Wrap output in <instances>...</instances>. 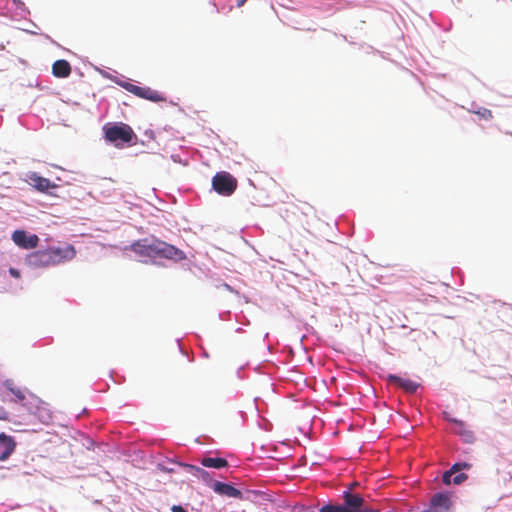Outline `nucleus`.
<instances>
[{"mask_svg":"<svg viewBox=\"0 0 512 512\" xmlns=\"http://www.w3.org/2000/svg\"><path fill=\"white\" fill-rule=\"evenodd\" d=\"M359 512H381L377 509H373V508H361V510Z\"/></svg>","mask_w":512,"mask_h":512,"instance_id":"obj_28","label":"nucleus"},{"mask_svg":"<svg viewBox=\"0 0 512 512\" xmlns=\"http://www.w3.org/2000/svg\"><path fill=\"white\" fill-rule=\"evenodd\" d=\"M12 240L22 249H34L39 243V237L36 234H27L24 230H15L12 233Z\"/></svg>","mask_w":512,"mask_h":512,"instance_id":"obj_8","label":"nucleus"},{"mask_svg":"<svg viewBox=\"0 0 512 512\" xmlns=\"http://www.w3.org/2000/svg\"><path fill=\"white\" fill-rule=\"evenodd\" d=\"M482 118L484 119H492L493 115L492 112L488 109H483L482 111L477 112Z\"/></svg>","mask_w":512,"mask_h":512,"instance_id":"obj_24","label":"nucleus"},{"mask_svg":"<svg viewBox=\"0 0 512 512\" xmlns=\"http://www.w3.org/2000/svg\"><path fill=\"white\" fill-rule=\"evenodd\" d=\"M76 255L72 245L65 247H50L37 250L27 255L25 262L31 268H46L55 266L65 261L72 260Z\"/></svg>","mask_w":512,"mask_h":512,"instance_id":"obj_1","label":"nucleus"},{"mask_svg":"<svg viewBox=\"0 0 512 512\" xmlns=\"http://www.w3.org/2000/svg\"><path fill=\"white\" fill-rule=\"evenodd\" d=\"M201 464L204 467L221 469L228 466V461L224 458L204 457Z\"/></svg>","mask_w":512,"mask_h":512,"instance_id":"obj_17","label":"nucleus"},{"mask_svg":"<svg viewBox=\"0 0 512 512\" xmlns=\"http://www.w3.org/2000/svg\"><path fill=\"white\" fill-rule=\"evenodd\" d=\"M158 239H141L131 244L130 249L139 256L157 257Z\"/></svg>","mask_w":512,"mask_h":512,"instance_id":"obj_5","label":"nucleus"},{"mask_svg":"<svg viewBox=\"0 0 512 512\" xmlns=\"http://www.w3.org/2000/svg\"><path fill=\"white\" fill-rule=\"evenodd\" d=\"M344 506L350 512H359L364 504V499L359 494H353L350 491L343 493Z\"/></svg>","mask_w":512,"mask_h":512,"instance_id":"obj_11","label":"nucleus"},{"mask_svg":"<svg viewBox=\"0 0 512 512\" xmlns=\"http://www.w3.org/2000/svg\"><path fill=\"white\" fill-rule=\"evenodd\" d=\"M105 139L113 143L116 147H122L129 144L136 138L132 128L125 123L107 124L103 127Z\"/></svg>","mask_w":512,"mask_h":512,"instance_id":"obj_2","label":"nucleus"},{"mask_svg":"<svg viewBox=\"0 0 512 512\" xmlns=\"http://www.w3.org/2000/svg\"><path fill=\"white\" fill-rule=\"evenodd\" d=\"M172 512H187L182 506L180 505H173L171 507Z\"/></svg>","mask_w":512,"mask_h":512,"instance_id":"obj_26","label":"nucleus"},{"mask_svg":"<svg viewBox=\"0 0 512 512\" xmlns=\"http://www.w3.org/2000/svg\"><path fill=\"white\" fill-rule=\"evenodd\" d=\"M387 382L391 385H394L398 388L403 389L406 393L413 394L419 388V384L411 379L401 378L394 374H389L387 377Z\"/></svg>","mask_w":512,"mask_h":512,"instance_id":"obj_9","label":"nucleus"},{"mask_svg":"<svg viewBox=\"0 0 512 512\" xmlns=\"http://www.w3.org/2000/svg\"><path fill=\"white\" fill-rule=\"evenodd\" d=\"M52 73L55 77L66 78L71 74V65L67 60H57L52 65Z\"/></svg>","mask_w":512,"mask_h":512,"instance_id":"obj_13","label":"nucleus"},{"mask_svg":"<svg viewBox=\"0 0 512 512\" xmlns=\"http://www.w3.org/2000/svg\"><path fill=\"white\" fill-rule=\"evenodd\" d=\"M452 423L456 425L455 432L459 434L460 436L464 437L466 441H472L474 438L473 432L469 429H467L465 423L461 420L457 419H451Z\"/></svg>","mask_w":512,"mask_h":512,"instance_id":"obj_16","label":"nucleus"},{"mask_svg":"<svg viewBox=\"0 0 512 512\" xmlns=\"http://www.w3.org/2000/svg\"><path fill=\"white\" fill-rule=\"evenodd\" d=\"M237 179L229 172H217L212 178V187L220 195L230 196L237 188Z\"/></svg>","mask_w":512,"mask_h":512,"instance_id":"obj_3","label":"nucleus"},{"mask_svg":"<svg viewBox=\"0 0 512 512\" xmlns=\"http://www.w3.org/2000/svg\"><path fill=\"white\" fill-rule=\"evenodd\" d=\"M454 474V472H451V468L448 471H445L442 476L443 483L446 485L453 483L452 479Z\"/></svg>","mask_w":512,"mask_h":512,"instance_id":"obj_23","label":"nucleus"},{"mask_svg":"<svg viewBox=\"0 0 512 512\" xmlns=\"http://www.w3.org/2000/svg\"><path fill=\"white\" fill-rule=\"evenodd\" d=\"M9 272L15 278L20 277V272L15 268H10Z\"/></svg>","mask_w":512,"mask_h":512,"instance_id":"obj_27","label":"nucleus"},{"mask_svg":"<svg viewBox=\"0 0 512 512\" xmlns=\"http://www.w3.org/2000/svg\"><path fill=\"white\" fill-rule=\"evenodd\" d=\"M452 501L447 493H436L430 500L429 507L422 512H450Z\"/></svg>","mask_w":512,"mask_h":512,"instance_id":"obj_7","label":"nucleus"},{"mask_svg":"<svg viewBox=\"0 0 512 512\" xmlns=\"http://www.w3.org/2000/svg\"><path fill=\"white\" fill-rule=\"evenodd\" d=\"M319 512H350L343 504H326L319 509Z\"/></svg>","mask_w":512,"mask_h":512,"instance_id":"obj_19","label":"nucleus"},{"mask_svg":"<svg viewBox=\"0 0 512 512\" xmlns=\"http://www.w3.org/2000/svg\"><path fill=\"white\" fill-rule=\"evenodd\" d=\"M30 180H31L33 186L41 192H46L50 188L55 187V185L49 179L38 176L37 174H33L30 177Z\"/></svg>","mask_w":512,"mask_h":512,"instance_id":"obj_15","label":"nucleus"},{"mask_svg":"<svg viewBox=\"0 0 512 512\" xmlns=\"http://www.w3.org/2000/svg\"><path fill=\"white\" fill-rule=\"evenodd\" d=\"M0 420H9V413L3 408L0 409Z\"/></svg>","mask_w":512,"mask_h":512,"instance_id":"obj_25","label":"nucleus"},{"mask_svg":"<svg viewBox=\"0 0 512 512\" xmlns=\"http://www.w3.org/2000/svg\"><path fill=\"white\" fill-rule=\"evenodd\" d=\"M454 475L455 476L453 477L452 481H453V484H456V485L463 483L468 478L467 474H465V473L458 472Z\"/></svg>","mask_w":512,"mask_h":512,"instance_id":"obj_22","label":"nucleus"},{"mask_svg":"<svg viewBox=\"0 0 512 512\" xmlns=\"http://www.w3.org/2000/svg\"><path fill=\"white\" fill-rule=\"evenodd\" d=\"M471 467L472 465L468 462H459L452 465L451 472H454L456 474L462 470H468Z\"/></svg>","mask_w":512,"mask_h":512,"instance_id":"obj_21","label":"nucleus"},{"mask_svg":"<svg viewBox=\"0 0 512 512\" xmlns=\"http://www.w3.org/2000/svg\"><path fill=\"white\" fill-rule=\"evenodd\" d=\"M184 468L186 469V471L188 473L203 480L205 483H207V484L212 483V478L206 470H204L200 467L194 466V465H190V464H185Z\"/></svg>","mask_w":512,"mask_h":512,"instance_id":"obj_14","label":"nucleus"},{"mask_svg":"<svg viewBox=\"0 0 512 512\" xmlns=\"http://www.w3.org/2000/svg\"><path fill=\"white\" fill-rule=\"evenodd\" d=\"M299 211H301L305 215H312L315 214V209L312 205H310L307 202H301L299 205L296 206Z\"/></svg>","mask_w":512,"mask_h":512,"instance_id":"obj_20","label":"nucleus"},{"mask_svg":"<svg viewBox=\"0 0 512 512\" xmlns=\"http://www.w3.org/2000/svg\"><path fill=\"white\" fill-rule=\"evenodd\" d=\"M157 257L166 258V259L175 260V261H181L186 258V255L182 250L158 239Z\"/></svg>","mask_w":512,"mask_h":512,"instance_id":"obj_6","label":"nucleus"},{"mask_svg":"<svg viewBox=\"0 0 512 512\" xmlns=\"http://www.w3.org/2000/svg\"><path fill=\"white\" fill-rule=\"evenodd\" d=\"M212 489L215 493L227 497L242 499V492L236 489L234 486L228 483H222L219 481H212Z\"/></svg>","mask_w":512,"mask_h":512,"instance_id":"obj_10","label":"nucleus"},{"mask_svg":"<svg viewBox=\"0 0 512 512\" xmlns=\"http://www.w3.org/2000/svg\"><path fill=\"white\" fill-rule=\"evenodd\" d=\"M0 445L3 447V451L0 454V462L7 460L16 448V442L13 437L0 433Z\"/></svg>","mask_w":512,"mask_h":512,"instance_id":"obj_12","label":"nucleus"},{"mask_svg":"<svg viewBox=\"0 0 512 512\" xmlns=\"http://www.w3.org/2000/svg\"><path fill=\"white\" fill-rule=\"evenodd\" d=\"M246 1H247V0H237V1H236V5H237V7H239V8H240V7H242V6L245 4V2H246Z\"/></svg>","mask_w":512,"mask_h":512,"instance_id":"obj_29","label":"nucleus"},{"mask_svg":"<svg viewBox=\"0 0 512 512\" xmlns=\"http://www.w3.org/2000/svg\"><path fill=\"white\" fill-rule=\"evenodd\" d=\"M120 86L133 95L155 103L166 101V97L150 87H142L129 82H122Z\"/></svg>","mask_w":512,"mask_h":512,"instance_id":"obj_4","label":"nucleus"},{"mask_svg":"<svg viewBox=\"0 0 512 512\" xmlns=\"http://www.w3.org/2000/svg\"><path fill=\"white\" fill-rule=\"evenodd\" d=\"M3 385L9 392H11L16 397L17 400L23 401L25 399L24 392L19 387L15 386L13 380L8 379L3 383Z\"/></svg>","mask_w":512,"mask_h":512,"instance_id":"obj_18","label":"nucleus"}]
</instances>
